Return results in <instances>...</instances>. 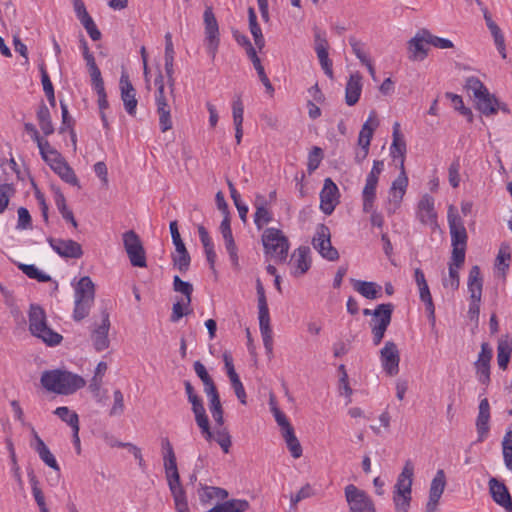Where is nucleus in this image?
<instances>
[{
    "label": "nucleus",
    "mask_w": 512,
    "mask_h": 512,
    "mask_svg": "<svg viewBox=\"0 0 512 512\" xmlns=\"http://www.w3.org/2000/svg\"><path fill=\"white\" fill-rule=\"evenodd\" d=\"M54 414L57 415L62 421L66 422L71 428L79 425L78 414L71 411L66 406H60L56 408Z\"/></svg>",
    "instance_id": "52"
},
{
    "label": "nucleus",
    "mask_w": 512,
    "mask_h": 512,
    "mask_svg": "<svg viewBox=\"0 0 512 512\" xmlns=\"http://www.w3.org/2000/svg\"><path fill=\"white\" fill-rule=\"evenodd\" d=\"M188 401L192 406L191 409L194 413L195 421L200 428L202 435L207 441H211L213 433L210 430L209 419L206 414L202 398L198 394H195L189 397Z\"/></svg>",
    "instance_id": "14"
},
{
    "label": "nucleus",
    "mask_w": 512,
    "mask_h": 512,
    "mask_svg": "<svg viewBox=\"0 0 512 512\" xmlns=\"http://www.w3.org/2000/svg\"><path fill=\"white\" fill-rule=\"evenodd\" d=\"M95 285L89 276L81 277L74 287L73 319L77 322L85 319L94 305Z\"/></svg>",
    "instance_id": "2"
},
{
    "label": "nucleus",
    "mask_w": 512,
    "mask_h": 512,
    "mask_svg": "<svg viewBox=\"0 0 512 512\" xmlns=\"http://www.w3.org/2000/svg\"><path fill=\"white\" fill-rule=\"evenodd\" d=\"M393 501L396 512H407L410 507L411 494H394Z\"/></svg>",
    "instance_id": "64"
},
{
    "label": "nucleus",
    "mask_w": 512,
    "mask_h": 512,
    "mask_svg": "<svg viewBox=\"0 0 512 512\" xmlns=\"http://www.w3.org/2000/svg\"><path fill=\"white\" fill-rule=\"evenodd\" d=\"M123 245L128 258L134 267H146V253L140 237L133 230L126 231L123 234Z\"/></svg>",
    "instance_id": "9"
},
{
    "label": "nucleus",
    "mask_w": 512,
    "mask_h": 512,
    "mask_svg": "<svg viewBox=\"0 0 512 512\" xmlns=\"http://www.w3.org/2000/svg\"><path fill=\"white\" fill-rule=\"evenodd\" d=\"M490 405L487 398H483L479 403V412L476 419V430L478 433V442L485 440L489 433Z\"/></svg>",
    "instance_id": "23"
},
{
    "label": "nucleus",
    "mask_w": 512,
    "mask_h": 512,
    "mask_svg": "<svg viewBox=\"0 0 512 512\" xmlns=\"http://www.w3.org/2000/svg\"><path fill=\"white\" fill-rule=\"evenodd\" d=\"M392 137L393 141L390 146V155L394 161L398 160L399 168H402V165L405 166L406 142L401 134L400 124L398 122H395L393 125Z\"/></svg>",
    "instance_id": "21"
},
{
    "label": "nucleus",
    "mask_w": 512,
    "mask_h": 512,
    "mask_svg": "<svg viewBox=\"0 0 512 512\" xmlns=\"http://www.w3.org/2000/svg\"><path fill=\"white\" fill-rule=\"evenodd\" d=\"M194 371L196 375L201 379L204 385V392L207 394H212V392L218 391L217 387L209 375L208 371L204 364L200 361H195L193 364Z\"/></svg>",
    "instance_id": "42"
},
{
    "label": "nucleus",
    "mask_w": 512,
    "mask_h": 512,
    "mask_svg": "<svg viewBox=\"0 0 512 512\" xmlns=\"http://www.w3.org/2000/svg\"><path fill=\"white\" fill-rule=\"evenodd\" d=\"M484 18L491 34L494 37V42L498 51L501 53L503 58H506L504 37L498 25L492 20L487 9H484Z\"/></svg>",
    "instance_id": "38"
},
{
    "label": "nucleus",
    "mask_w": 512,
    "mask_h": 512,
    "mask_svg": "<svg viewBox=\"0 0 512 512\" xmlns=\"http://www.w3.org/2000/svg\"><path fill=\"white\" fill-rule=\"evenodd\" d=\"M345 497L350 507V512H376L371 498L353 484L345 487Z\"/></svg>",
    "instance_id": "10"
},
{
    "label": "nucleus",
    "mask_w": 512,
    "mask_h": 512,
    "mask_svg": "<svg viewBox=\"0 0 512 512\" xmlns=\"http://www.w3.org/2000/svg\"><path fill=\"white\" fill-rule=\"evenodd\" d=\"M447 219L452 247L466 248L468 239L467 231L461 217L453 206H450L448 209Z\"/></svg>",
    "instance_id": "11"
},
{
    "label": "nucleus",
    "mask_w": 512,
    "mask_h": 512,
    "mask_svg": "<svg viewBox=\"0 0 512 512\" xmlns=\"http://www.w3.org/2000/svg\"><path fill=\"white\" fill-rule=\"evenodd\" d=\"M427 45V38L426 35H424V29H421L408 41L409 59L413 61L424 60L428 55Z\"/></svg>",
    "instance_id": "20"
},
{
    "label": "nucleus",
    "mask_w": 512,
    "mask_h": 512,
    "mask_svg": "<svg viewBox=\"0 0 512 512\" xmlns=\"http://www.w3.org/2000/svg\"><path fill=\"white\" fill-rule=\"evenodd\" d=\"M172 261L174 267L180 272L185 273L190 266L191 258L185 247L175 248V252L172 254Z\"/></svg>",
    "instance_id": "45"
},
{
    "label": "nucleus",
    "mask_w": 512,
    "mask_h": 512,
    "mask_svg": "<svg viewBox=\"0 0 512 512\" xmlns=\"http://www.w3.org/2000/svg\"><path fill=\"white\" fill-rule=\"evenodd\" d=\"M262 244L266 255L278 262H284L287 259L290 245L281 230L272 227L265 229L262 234Z\"/></svg>",
    "instance_id": "4"
},
{
    "label": "nucleus",
    "mask_w": 512,
    "mask_h": 512,
    "mask_svg": "<svg viewBox=\"0 0 512 512\" xmlns=\"http://www.w3.org/2000/svg\"><path fill=\"white\" fill-rule=\"evenodd\" d=\"M379 122L376 118V113L372 111L363 124L359 137H358V145L361 148L370 147L371 139L373 137L374 130L378 127Z\"/></svg>",
    "instance_id": "27"
},
{
    "label": "nucleus",
    "mask_w": 512,
    "mask_h": 512,
    "mask_svg": "<svg viewBox=\"0 0 512 512\" xmlns=\"http://www.w3.org/2000/svg\"><path fill=\"white\" fill-rule=\"evenodd\" d=\"M227 185L230 191V196L234 202V205L236 206L239 217L243 222H246L247 213H248V207L241 202V197L238 191L236 190L234 184L232 181L227 180Z\"/></svg>",
    "instance_id": "48"
},
{
    "label": "nucleus",
    "mask_w": 512,
    "mask_h": 512,
    "mask_svg": "<svg viewBox=\"0 0 512 512\" xmlns=\"http://www.w3.org/2000/svg\"><path fill=\"white\" fill-rule=\"evenodd\" d=\"M323 69L324 73L330 78L333 79V69H332V61L329 59L328 50L315 51Z\"/></svg>",
    "instance_id": "63"
},
{
    "label": "nucleus",
    "mask_w": 512,
    "mask_h": 512,
    "mask_svg": "<svg viewBox=\"0 0 512 512\" xmlns=\"http://www.w3.org/2000/svg\"><path fill=\"white\" fill-rule=\"evenodd\" d=\"M380 359L384 371L389 376H395L399 373L400 353L397 345L392 341H387L380 350Z\"/></svg>",
    "instance_id": "12"
},
{
    "label": "nucleus",
    "mask_w": 512,
    "mask_h": 512,
    "mask_svg": "<svg viewBox=\"0 0 512 512\" xmlns=\"http://www.w3.org/2000/svg\"><path fill=\"white\" fill-rule=\"evenodd\" d=\"M512 352V345L508 340H499L497 345V363L502 370L507 369L510 356Z\"/></svg>",
    "instance_id": "46"
},
{
    "label": "nucleus",
    "mask_w": 512,
    "mask_h": 512,
    "mask_svg": "<svg viewBox=\"0 0 512 512\" xmlns=\"http://www.w3.org/2000/svg\"><path fill=\"white\" fill-rule=\"evenodd\" d=\"M394 306L391 303L379 304L373 310V319L371 324L373 343L379 345L390 325Z\"/></svg>",
    "instance_id": "6"
},
{
    "label": "nucleus",
    "mask_w": 512,
    "mask_h": 512,
    "mask_svg": "<svg viewBox=\"0 0 512 512\" xmlns=\"http://www.w3.org/2000/svg\"><path fill=\"white\" fill-rule=\"evenodd\" d=\"M198 496L201 502L205 503L213 498L224 500L228 497V491L220 487H211L201 485L198 490Z\"/></svg>",
    "instance_id": "43"
},
{
    "label": "nucleus",
    "mask_w": 512,
    "mask_h": 512,
    "mask_svg": "<svg viewBox=\"0 0 512 512\" xmlns=\"http://www.w3.org/2000/svg\"><path fill=\"white\" fill-rule=\"evenodd\" d=\"M33 435L35 439V445L34 449L38 453L40 459L50 468L53 470L59 472L60 467L54 457V455L51 453L47 445L44 443V441L39 437V435L33 430Z\"/></svg>",
    "instance_id": "28"
},
{
    "label": "nucleus",
    "mask_w": 512,
    "mask_h": 512,
    "mask_svg": "<svg viewBox=\"0 0 512 512\" xmlns=\"http://www.w3.org/2000/svg\"><path fill=\"white\" fill-rule=\"evenodd\" d=\"M465 88L469 93L473 94L474 98L479 97V95L487 91L483 83L474 76L466 79Z\"/></svg>",
    "instance_id": "61"
},
{
    "label": "nucleus",
    "mask_w": 512,
    "mask_h": 512,
    "mask_svg": "<svg viewBox=\"0 0 512 512\" xmlns=\"http://www.w3.org/2000/svg\"><path fill=\"white\" fill-rule=\"evenodd\" d=\"M467 286L470 299L481 300L483 279L481 277L480 268L477 265L473 266L469 271Z\"/></svg>",
    "instance_id": "30"
},
{
    "label": "nucleus",
    "mask_w": 512,
    "mask_h": 512,
    "mask_svg": "<svg viewBox=\"0 0 512 512\" xmlns=\"http://www.w3.org/2000/svg\"><path fill=\"white\" fill-rule=\"evenodd\" d=\"M256 291H257V300H258L259 328H260L261 336L263 339V344H264L266 352L268 354H272L273 339H272V329L270 326L269 308H268L267 299H266V295H265V289H264L263 284L259 278L256 280Z\"/></svg>",
    "instance_id": "5"
},
{
    "label": "nucleus",
    "mask_w": 512,
    "mask_h": 512,
    "mask_svg": "<svg viewBox=\"0 0 512 512\" xmlns=\"http://www.w3.org/2000/svg\"><path fill=\"white\" fill-rule=\"evenodd\" d=\"M378 182L369 178H366V183L362 191V200H363V211L370 212L374 207V202L376 199V188Z\"/></svg>",
    "instance_id": "36"
},
{
    "label": "nucleus",
    "mask_w": 512,
    "mask_h": 512,
    "mask_svg": "<svg viewBox=\"0 0 512 512\" xmlns=\"http://www.w3.org/2000/svg\"><path fill=\"white\" fill-rule=\"evenodd\" d=\"M413 475L414 465L411 460H407L402 469V472L397 478V482L394 487V494H411Z\"/></svg>",
    "instance_id": "24"
},
{
    "label": "nucleus",
    "mask_w": 512,
    "mask_h": 512,
    "mask_svg": "<svg viewBox=\"0 0 512 512\" xmlns=\"http://www.w3.org/2000/svg\"><path fill=\"white\" fill-rule=\"evenodd\" d=\"M399 170L400 173L392 182L390 188V201L393 202L395 208L400 205L408 186V177L405 171V166L402 165V168H399Z\"/></svg>",
    "instance_id": "25"
},
{
    "label": "nucleus",
    "mask_w": 512,
    "mask_h": 512,
    "mask_svg": "<svg viewBox=\"0 0 512 512\" xmlns=\"http://www.w3.org/2000/svg\"><path fill=\"white\" fill-rule=\"evenodd\" d=\"M159 115V125L162 132L170 130L173 126L171 119V110L168 103H162V106L157 107Z\"/></svg>",
    "instance_id": "51"
},
{
    "label": "nucleus",
    "mask_w": 512,
    "mask_h": 512,
    "mask_svg": "<svg viewBox=\"0 0 512 512\" xmlns=\"http://www.w3.org/2000/svg\"><path fill=\"white\" fill-rule=\"evenodd\" d=\"M166 478H167L169 489L171 491V495L174 499V503L180 502V501H186L187 497H186L185 490L182 487L181 482H180L179 472H174L169 475H166Z\"/></svg>",
    "instance_id": "39"
},
{
    "label": "nucleus",
    "mask_w": 512,
    "mask_h": 512,
    "mask_svg": "<svg viewBox=\"0 0 512 512\" xmlns=\"http://www.w3.org/2000/svg\"><path fill=\"white\" fill-rule=\"evenodd\" d=\"M29 330L33 336L41 339L48 346H56L63 339L62 335L47 326L45 311L39 305L30 306Z\"/></svg>",
    "instance_id": "3"
},
{
    "label": "nucleus",
    "mask_w": 512,
    "mask_h": 512,
    "mask_svg": "<svg viewBox=\"0 0 512 512\" xmlns=\"http://www.w3.org/2000/svg\"><path fill=\"white\" fill-rule=\"evenodd\" d=\"M28 477H29V483L31 485L33 497H34L35 502L37 503L39 509H41L43 507H47L46 502H45V497H44V494H43L41 488L39 487V481H38L37 477L35 476V474L33 472L28 473Z\"/></svg>",
    "instance_id": "53"
},
{
    "label": "nucleus",
    "mask_w": 512,
    "mask_h": 512,
    "mask_svg": "<svg viewBox=\"0 0 512 512\" xmlns=\"http://www.w3.org/2000/svg\"><path fill=\"white\" fill-rule=\"evenodd\" d=\"M244 105L241 100V96L238 95L232 102V115L234 126H240L243 124Z\"/></svg>",
    "instance_id": "60"
},
{
    "label": "nucleus",
    "mask_w": 512,
    "mask_h": 512,
    "mask_svg": "<svg viewBox=\"0 0 512 512\" xmlns=\"http://www.w3.org/2000/svg\"><path fill=\"white\" fill-rule=\"evenodd\" d=\"M286 446L291 454V456L295 459H298L303 454L302 446L295 435L294 428L287 429V431H283L281 433Z\"/></svg>",
    "instance_id": "41"
},
{
    "label": "nucleus",
    "mask_w": 512,
    "mask_h": 512,
    "mask_svg": "<svg viewBox=\"0 0 512 512\" xmlns=\"http://www.w3.org/2000/svg\"><path fill=\"white\" fill-rule=\"evenodd\" d=\"M362 91V77L359 73L350 76L345 88V102L348 106L355 105Z\"/></svg>",
    "instance_id": "26"
},
{
    "label": "nucleus",
    "mask_w": 512,
    "mask_h": 512,
    "mask_svg": "<svg viewBox=\"0 0 512 512\" xmlns=\"http://www.w3.org/2000/svg\"><path fill=\"white\" fill-rule=\"evenodd\" d=\"M459 269L454 265H449L448 277L443 279V286L450 288L452 291H456L460 285Z\"/></svg>",
    "instance_id": "58"
},
{
    "label": "nucleus",
    "mask_w": 512,
    "mask_h": 512,
    "mask_svg": "<svg viewBox=\"0 0 512 512\" xmlns=\"http://www.w3.org/2000/svg\"><path fill=\"white\" fill-rule=\"evenodd\" d=\"M446 97L449 98L456 110H458L463 116L467 117L469 122L473 120L472 111L464 106L462 97L453 93H446Z\"/></svg>",
    "instance_id": "59"
},
{
    "label": "nucleus",
    "mask_w": 512,
    "mask_h": 512,
    "mask_svg": "<svg viewBox=\"0 0 512 512\" xmlns=\"http://www.w3.org/2000/svg\"><path fill=\"white\" fill-rule=\"evenodd\" d=\"M38 124L45 136L54 133L55 129L51 121V115L48 107L42 102L37 111Z\"/></svg>",
    "instance_id": "40"
},
{
    "label": "nucleus",
    "mask_w": 512,
    "mask_h": 512,
    "mask_svg": "<svg viewBox=\"0 0 512 512\" xmlns=\"http://www.w3.org/2000/svg\"><path fill=\"white\" fill-rule=\"evenodd\" d=\"M338 196V187L330 178H326L320 192V209L323 213L330 215L334 211L338 203Z\"/></svg>",
    "instance_id": "15"
},
{
    "label": "nucleus",
    "mask_w": 512,
    "mask_h": 512,
    "mask_svg": "<svg viewBox=\"0 0 512 512\" xmlns=\"http://www.w3.org/2000/svg\"><path fill=\"white\" fill-rule=\"evenodd\" d=\"M488 484L492 499L506 511L512 512V499L506 485L496 478H491Z\"/></svg>",
    "instance_id": "19"
},
{
    "label": "nucleus",
    "mask_w": 512,
    "mask_h": 512,
    "mask_svg": "<svg viewBox=\"0 0 512 512\" xmlns=\"http://www.w3.org/2000/svg\"><path fill=\"white\" fill-rule=\"evenodd\" d=\"M446 486V476L442 469L438 470L431 481L429 499L425 512H437V505Z\"/></svg>",
    "instance_id": "18"
},
{
    "label": "nucleus",
    "mask_w": 512,
    "mask_h": 512,
    "mask_svg": "<svg viewBox=\"0 0 512 512\" xmlns=\"http://www.w3.org/2000/svg\"><path fill=\"white\" fill-rule=\"evenodd\" d=\"M248 17L250 32L254 38L255 44L259 49H262L265 45V40L261 28L257 23V16L253 8L248 9Z\"/></svg>",
    "instance_id": "44"
},
{
    "label": "nucleus",
    "mask_w": 512,
    "mask_h": 512,
    "mask_svg": "<svg viewBox=\"0 0 512 512\" xmlns=\"http://www.w3.org/2000/svg\"><path fill=\"white\" fill-rule=\"evenodd\" d=\"M205 29V44L207 53L212 60L215 59L220 44V33L217 19L211 7H207L203 14Z\"/></svg>",
    "instance_id": "7"
},
{
    "label": "nucleus",
    "mask_w": 512,
    "mask_h": 512,
    "mask_svg": "<svg viewBox=\"0 0 512 512\" xmlns=\"http://www.w3.org/2000/svg\"><path fill=\"white\" fill-rule=\"evenodd\" d=\"M417 218L426 226L435 229L437 225V213L434 208V199L429 194L422 196L417 207Z\"/></svg>",
    "instance_id": "16"
},
{
    "label": "nucleus",
    "mask_w": 512,
    "mask_h": 512,
    "mask_svg": "<svg viewBox=\"0 0 512 512\" xmlns=\"http://www.w3.org/2000/svg\"><path fill=\"white\" fill-rule=\"evenodd\" d=\"M312 246L328 261H336L339 258L337 249L331 244L330 229L325 224H319L316 227L315 234L312 238Z\"/></svg>",
    "instance_id": "8"
},
{
    "label": "nucleus",
    "mask_w": 512,
    "mask_h": 512,
    "mask_svg": "<svg viewBox=\"0 0 512 512\" xmlns=\"http://www.w3.org/2000/svg\"><path fill=\"white\" fill-rule=\"evenodd\" d=\"M461 169L460 159L456 158L452 161L448 169V178L449 183L453 188H457L460 184V174L459 171Z\"/></svg>",
    "instance_id": "62"
},
{
    "label": "nucleus",
    "mask_w": 512,
    "mask_h": 512,
    "mask_svg": "<svg viewBox=\"0 0 512 512\" xmlns=\"http://www.w3.org/2000/svg\"><path fill=\"white\" fill-rule=\"evenodd\" d=\"M424 35H426L427 38V44L438 48V49H449L453 48L454 45L451 40L438 37L433 35L428 29H424Z\"/></svg>",
    "instance_id": "56"
},
{
    "label": "nucleus",
    "mask_w": 512,
    "mask_h": 512,
    "mask_svg": "<svg viewBox=\"0 0 512 512\" xmlns=\"http://www.w3.org/2000/svg\"><path fill=\"white\" fill-rule=\"evenodd\" d=\"M502 451L505 466L512 470V430L507 431L503 438Z\"/></svg>",
    "instance_id": "55"
},
{
    "label": "nucleus",
    "mask_w": 512,
    "mask_h": 512,
    "mask_svg": "<svg viewBox=\"0 0 512 512\" xmlns=\"http://www.w3.org/2000/svg\"><path fill=\"white\" fill-rule=\"evenodd\" d=\"M18 268L30 279H36L39 282H48L51 280V277L43 272H41L35 265L33 264H18Z\"/></svg>",
    "instance_id": "49"
},
{
    "label": "nucleus",
    "mask_w": 512,
    "mask_h": 512,
    "mask_svg": "<svg viewBox=\"0 0 512 512\" xmlns=\"http://www.w3.org/2000/svg\"><path fill=\"white\" fill-rule=\"evenodd\" d=\"M267 200L262 195H257L255 199L254 223L258 229L272 221V213L266 208Z\"/></svg>",
    "instance_id": "29"
},
{
    "label": "nucleus",
    "mask_w": 512,
    "mask_h": 512,
    "mask_svg": "<svg viewBox=\"0 0 512 512\" xmlns=\"http://www.w3.org/2000/svg\"><path fill=\"white\" fill-rule=\"evenodd\" d=\"M173 289L176 292L182 293L185 296L184 304L186 306H189L192 301V292H193V286L191 283L183 281L179 276H174L173 278Z\"/></svg>",
    "instance_id": "47"
},
{
    "label": "nucleus",
    "mask_w": 512,
    "mask_h": 512,
    "mask_svg": "<svg viewBox=\"0 0 512 512\" xmlns=\"http://www.w3.org/2000/svg\"><path fill=\"white\" fill-rule=\"evenodd\" d=\"M474 368L476 371V377L478 381L483 385L490 383V362L486 361H475Z\"/></svg>",
    "instance_id": "54"
},
{
    "label": "nucleus",
    "mask_w": 512,
    "mask_h": 512,
    "mask_svg": "<svg viewBox=\"0 0 512 512\" xmlns=\"http://www.w3.org/2000/svg\"><path fill=\"white\" fill-rule=\"evenodd\" d=\"M109 329V314L106 311H103L101 323L91 330V340L96 351L101 352L109 347Z\"/></svg>",
    "instance_id": "17"
},
{
    "label": "nucleus",
    "mask_w": 512,
    "mask_h": 512,
    "mask_svg": "<svg viewBox=\"0 0 512 512\" xmlns=\"http://www.w3.org/2000/svg\"><path fill=\"white\" fill-rule=\"evenodd\" d=\"M47 242L51 248L62 258L79 259L83 255L81 245L71 239L48 237Z\"/></svg>",
    "instance_id": "13"
},
{
    "label": "nucleus",
    "mask_w": 512,
    "mask_h": 512,
    "mask_svg": "<svg viewBox=\"0 0 512 512\" xmlns=\"http://www.w3.org/2000/svg\"><path fill=\"white\" fill-rule=\"evenodd\" d=\"M475 99L477 108L482 114L488 116L497 113L498 100L488 90Z\"/></svg>",
    "instance_id": "35"
},
{
    "label": "nucleus",
    "mask_w": 512,
    "mask_h": 512,
    "mask_svg": "<svg viewBox=\"0 0 512 512\" xmlns=\"http://www.w3.org/2000/svg\"><path fill=\"white\" fill-rule=\"evenodd\" d=\"M55 173L66 183L73 186H79V180L74 170L69 166L67 162L63 164L61 168L56 170Z\"/></svg>",
    "instance_id": "57"
},
{
    "label": "nucleus",
    "mask_w": 512,
    "mask_h": 512,
    "mask_svg": "<svg viewBox=\"0 0 512 512\" xmlns=\"http://www.w3.org/2000/svg\"><path fill=\"white\" fill-rule=\"evenodd\" d=\"M309 253V247L300 246L292 255V258H295L296 271L294 272V274L296 276L303 275L309 270L311 265Z\"/></svg>",
    "instance_id": "33"
},
{
    "label": "nucleus",
    "mask_w": 512,
    "mask_h": 512,
    "mask_svg": "<svg viewBox=\"0 0 512 512\" xmlns=\"http://www.w3.org/2000/svg\"><path fill=\"white\" fill-rule=\"evenodd\" d=\"M40 383L48 392L58 395H72L83 388L86 381L78 374L67 370H46L41 374Z\"/></svg>",
    "instance_id": "1"
},
{
    "label": "nucleus",
    "mask_w": 512,
    "mask_h": 512,
    "mask_svg": "<svg viewBox=\"0 0 512 512\" xmlns=\"http://www.w3.org/2000/svg\"><path fill=\"white\" fill-rule=\"evenodd\" d=\"M161 447L163 452L165 474L169 475L171 473L178 472L174 449L168 438L162 439Z\"/></svg>",
    "instance_id": "31"
},
{
    "label": "nucleus",
    "mask_w": 512,
    "mask_h": 512,
    "mask_svg": "<svg viewBox=\"0 0 512 512\" xmlns=\"http://www.w3.org/2000/svg\"><path fill=\"white\" fill-rule=\"evenodd\" d=\"M420 300L424 303L429 318L435 319V306L427 283L424 286H418Z\"/></svg>",
    "instance_id": "50"
},
{
    "label": "nucleus",
    "mask_w": 512,
    "mask_h": 512,
    "mask_svg": "<svg viewBox=\"0 0 512 512\" xmlns=\"http://www.w3.org/2000/svg\"><path fill=\"white\" fill-rule=\"evenodd\" d=\"M249 507L250 504L245 499H231L215 505L208 512H245Z\"/></svg>",
    "instance_id": "32"
},
{
    "label": "nucleus",
    "mask_w": 512,
    "mask_h": 512,
    "mask_svg": "<svg viewBox=\"0 0 512 512\" xmlns=\"http://www.w3.org/2000/svg\"><path fill=\"white\" fill-rule=\"evenodd\" d=\"M207 397L209 400V410L212 415V418L219 427H223L224 411L218 391L212 392V394H207Z\"/></svg>",
    "instance_id": "37"
},
{
    "label": "nucleus",
    "mask_w": 512,
    "mask_h": 512,
    "mask_svg": "<svg viewBox=\"0 0 512 512\" xmlns=\"http://www.w3.org/2000/svg\"><path fill=\"white\" fill-rule=\"evenodd\" d=\"M354 289L367 299H378L381 296V286L375 282L356 280Z\"/></svg>",
    "instance_id": "34"
},
{
    "label": "nucleus",
    "mask_w": 512,
    "mask_h": 512,
    "mask_svg": "<svg viewBox=\"0 0 512 512\" xmlns=\"http://www.w3.org/2000/svg\"><path fill=\"white\" fill-rule=\"evenodd\" d=\"M121 99L124 108L129 115H135L137 107L136 91L127 75L122 74L120 78Z\"/></svg>",
    "instance_id": "22"
}]
</instances>
